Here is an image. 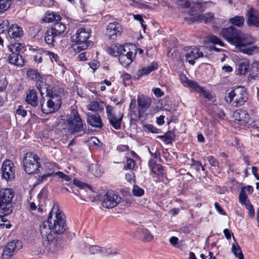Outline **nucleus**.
<instances>
[{
    "label": "nucleus",
    "instance_id": "1",
    "mask_svg": "<svg viewBox=\"0 0 259 259\" xmlns=\"http://www.w3.org/2000/svg\"><path fill=\"white\" fill-rule=\"evenodd\" d=\"M221 34L225 39L243 54L252 55L259 52L257 46H251L254 42L253 39L249 35L242 33L234 26L222 29Z\"/></svg>",
    "mask_w": 259,
    "mask_h": 259
},
{
    "label": "nucleus",
    "instance_id": "2",
    "mask_svg": "<svg viewBox=\"0 0 259 259\" xmlns=\"http://www.w3.org/2000/svg\"><path fill=\"white\" fill-rule=\"evenodd\" d=\"M47 92L46 98L42 97L40 101L41 111L45 114L55 112L61 106V95L55 89L47 90Z\"/></svg>",
    "mask_w": 259,
    "mask_h": 259
},
{
    "label": "nucleus",
    "instance_id": "3",
    "mask_svg": "<svg viewBox=\"0 0 259 259\" xmlns=\"http://www.w3.org/2000/svg\"><path fill=\"white\" fill-rule=\"evenodd\" d=\"M51 215L53 233L56 234L63 233L66 229L65 217L63 212L60 209L57 203L54 204L49 215V216Z\"/></svg>",
    "mask_w": 259,
    "mask_h": 259
},
{
    "label": "nucleus",
    "instance_id": "4",
    "mask_svg": "<svg viewBox=\"0 0 259 259\" xmlns=\"http://www.w3.org/2000/svg\"><path fill=\"white\" fill-rule=\"evenodd\" d=\"M14 197V191L10 189L0 190V219L5 222L4 217L10 214L13 210L12 199Z\"/></svg>",
    "mask_w": 259,
    "mask_h": 259
},
{
    "label": "nucleus",
    "instance_id": "5",
    "mask_svg": "<svg viewBox=\"0 0 259 259\" xmlns=\"http://www.w3.org/2000/svg\"><path fill=\"white\" fill-rule=\"evenodd\" d=\"M91 33L90 28L82 27L79 28L71 36L72 41L76 45V47L74 48L75 51L80 52L89 47L91 42L88 40V38L90 37Z\"/></svg>",
    "mask_w": 259,
    "mask_h": 259
},
{
    "label": "nucleus",
    "instance_id": "6",
    "mask_svg": "<svg viewBox=\"0 0 259 259\" xmlns=\"http://www.w3.org/2000/svg\"><path fill=\"white\" fill-rule=\"evenodd\" d=\"M226 101L232 106H240L248 99V93L242 87H238L231 90L225 97Z\"/></svg>",
    "mask_w": 259,
    "mask_h": 259
},
{
    "label": "nucleus",
    "instance_id": "7",
    "mask_svg": "<svg viewBox=\"0 0 259 259\" xmlns=\"http://www.w3.org/2000/svg\"><path fill=\"white\" fill-rule=\"evenodd\" d=\"M67 127L71 134L81 133L80 135L85 133L83 122L76 109L72 110L67 119Z\"/></svg>",
    "mask_w": 259,
    "mask_h": 259
},
{
    "label": "nucleus",
    "instance_id": "8",
    "mask_svg": "<svg viewBox=\"0 0 259 259\" xmlns=\"http://www.w3.org/2000/svg\"><path fill=\"white\" fill-rule=\"evenodd\" d=\"M40 158L34 153H26L23 158V166L25 171L28 174L39 172L40 167Z\"/></svg>",
    "mask_w": 259,
    "mask_h": 259
},
{
    "label": "nucleus",
    "instance_id": "9",
    "mask_svg": "<svg viewBox=\"0 0 259 259\" xmlns=\"http://www.w3.org/2000/svg\"><path fill=\"white\" fill-rule=\"evenodd\" d=\"M114 107L110 105L106 106V111L107 119L112 127L119 130L121 128V124L123 117V113L120 112L115 113L113 111Z\"/></svg>",
    "mask_w": 259,
    "mask_h": 259
},
{
    "label": "nucleus",
    "instance_id": "10",
    "mask_svg": "<svg viewBox=\"0 0 259 259\" xmlns=\"http://www.w3.org/2000/svg\"><path fill=\"white\" fill-rule=\"evenodd\" d=\"M184 51L186 61L191 65L194 64L195 60L204 56L200 49L197 47H187Z\"/></svg>",
    "mask_w": 259,
    "mask_h": 259
},
{
    "label": "nucleus",
    "instance_id": "11",
    "mask_svg": "<svg viewBox=\"0 0 259 259\" xmlns=\"http://www.w3.org/2000/svg\"><path fill=\"white\" fill-rule=\"evenodd\" d=\"M122 32L121 25L116 22L110 23L107 26L106 35L109 39L116 40L120 37Z\"/></svg>",
    "mask_w": 259,
    "mask_h": 259
},
{
    "label": "nucleus",
    "instance_id": "12",
    "mask_svg": "<svg viewBox=\"0 0 259 259\" xmlns=\"http://www.w3.org/2000/svg\"><path fill=\"white\" fill-rule=\"evenodd\" d=\"M121 199V197L117 195L112 192H107L104 196L102 205L106 208H111L119 203Z\"/></svg>",
    "mask_w": 259,
    "mask_h": 259
},
{
    "label": "nucleus",
    "instance_id": "13",
    "mask_svg": "<svg viewBox=\"0 0 259 259\" xmlns=\"http://www.w3.org/2000/svg\"><path fill=\"white\" fill-rule=\"evenodd\" d=\"M246 17L249 26L259 27V10L251 7L247 10Z\"/></svg>",
    "mask_w": 259,
    "mask_h": 259
},
{
    "label": "nucleus",
    "instance_id": "14",
    "mask_svg": "<svg viewBox=\"0 0 259 259\" xmlns=\"http://www.w3.org/2000/svg\"><path fill=\"white\" fill-rule=\"evenodd\" d=\"M1 169L3 177L5 180L8 181L14 178V164L11 161L6 160L3 163Z\"/></svg>",
    "mask_w": 259,
    "mask_h": 259
},
{
    "label": "nucleus",
    "instance_id": "15",
    "mask_svg": "<svg viewBox=\"0 0 259 259\" xmlns=\"http://www.w3.org/2000/svg\"><path fill=\"white\" fill-rule=\"evenodd\" d=\"M213 18V14L208 13L204 14L196 15L188 18L185 17L184 20L188 21L189 24H192L195 22L208 23L210 22Z\"/></svg>",
    "mask_w": 259,
    "mask_h": 259
},
{
    "label": "nucleus",
    "instance_id": "16",
    "mask_svg": "<svg viewBox=\"0 0 259 259\" xmlns=\"http://www.w3.org/2000/svg\"><path fill=\"white\" fill-rule=\"evenodd\" d=\"M51 215L48 217V220L44 222L40 226V232L43 238H46L48 241L52 240V233L51 225Z\"/></svg>",
    "mask_w": 259,
    "mask_h": 259
},
{
    "label": "nucleus",
    "instance_id": "17",
    "mask_svg": "<svg viewBox=\"0 0 259 259\" xmlns=\"http://www.w3.org/2000/svg\"><path fill=\"white\" fill-rule=\"evenodd\" d=\"M22 246V242L18 240H13L9 242L4 249L3 255L10 257L15 252L19 250Z\"/></svg>",
    "mask_w": 259,
    "mask_h": 259
},
{
    "label": "nucleus",
    "instance_id": "18",
    "mask_svg": "<svg viewBox=\"0 0 259 259\" xmlns=\"http://www.w3.org/2000/svg\"><path fill=\"white\" fill-rule=\"evenodd\" d=\"M233 116L235 122L239 124H245L247 123L250 118V116L248 113L246 111L242 109L236 110L233 113Z\"/></svg>",
    "mask_w": 259,
    "mask_h": 259
},
{
    "label": "nucleus",
    "instance_id": "19",
    "mask_svg": "<svg viewBox=\"0 0 259 259\" xmlns=\"http://www.w3.org/2000/svg\"><path fill=\"white\" fill-rule=\"evenodd\" d=\"M180 80L185 87H189L199 93L205 92L203 87L200 86L196 81L189 79L185 75L180 76Z\"/></svg>",
    "mask_w": 259,
    "mask_h": 259
},
{
    "label": "nucleus",
    "instance_id": "20",
    "mask_svg": "<svg viewBox=\"0 0 259 259\" xmlns=\"http://www.w3.org/2000/svg\"><path fill=\"white\" fill-rule=\"evenodd\" d=\"M8 34L11 39L19 41L23 35V30L22 27L17 25H12L8 29Z\"/></svg>",
    "mask_w": 259,
    "mask_h": 259
},
{
    "label": "nucleus",
    "instance_id": "21",
    "mask_svg": "<svg viewBox=\"0 0 259 259\" xmlns=\"http://www.w3.org/2000/svg\"><path fill=\"white\" fill-rule=\"evenodd\" d=\"M27 76L31 80H33L36 81L37 88L39 90L41 96H42V92L41 91L42 88L41 83H42V78L40 76L39 73L36 70L30 69L27 71Z\"/></svg>",
    "mask_w": 259,
    "mask_h": 259
},
{
    "label": "nucleus",
    "instance_id": "22",
    "mask_svg": "<svg viewBox=\"0 0 259 259\" xmlns=\"http://www.w3.org/2000/svg\"><path fill=\"white\" fill-rule=\"evenodd\" d=\"M151 100L148 97L141 96L138 98L139 113L143 114L150 106Z\"/></svg>",
    "mask_w": 259,
    "mask_h": 259
},
{
    "label": "nucleus",
    "instance_id": "23",
    "mask_svg": "<svg viewBox=\"0 0 259 259\" xmlns=\"http://www.w3.org/2000/svg\"><path fill=\"white\" fill-rule=\"evenodd\" d=\"M135 56L132 51H126L125 53H122L118 57V60L121 64L124 67L128 66L133 61V58Z\"/></svg>",
    "mask_w": 259,
    "mask_h": 259
},
{
    "label": "nucleus",
    "instance_id": "24",
    "mask_svg": "<svg viewBox=\"0 0 259 259\" xmlns=\"http://www.w3.org/2000/svg\"><path fill=\"white\" fill-rule=\"evenodd\" d=\"M45 166L48 172L43 175L42 176H39L37 179L38 183L42 182L47 178L50 177L53 175H55L54 172L57 168L55 163L53 162H46L45 164Z\"/></svg>",
    "mask_w": 259,
    "mask_h": 259
},
{
    "label": "nucleus",
    "instance_id": "25",
    "mask_svg": "<svg viewBox=\"0 0 259 259\" xmlns=\"http://www.w3.org/2000/svg\"><path fill=\"white\" fill-rule=\"evenodd\" d=\"M7 60L9 63L18 66L22 67L24 64V61L22 55L18 53H11Z\"/></svg>",
    "mask_w": 259,
    "mask_h": 259
},
{
    "label": "nucleus",
    "instance_id": "26",
    "mask_svg": "<svg viewBox=\"0 0 259 259\" xmlns=\"http://www.w3.org/2000/svg\"><path fill=\"white\" fill-rule=\"evenodd\" d=\"M26 102L31 106L36 107L38 105V98L36 90H29L27 93Z\"/></svg>",
    "mask_w": 259,
    "mask_h": 259
},
{
    "label": "nucleus",
    "instance_id": "27",
    "mask_svg": "<svg viewBox=\"0 0 259 259\" xmlns=\"http://www.w3.org/2000/svg\"><path fill=\"white\" fill-rule=\"evenodd\" d=\"M109 54L114 56H119L120 54L125 53L126 50L124 46L120 44H112L108 50Z\"/></svg>",
    "mask_w": 259,
    "mask_h": 259
},
{
    "label": "nucleus",
    "instance_id": "28",
    "mask_svg": "<svg viewBox=\"0 0 259 259\" xmlns=\"http://www.w3.org/2000/svg\"><path fill=\"white\" fill-rule=\"evenodd\" d=\"M87 122L89 124L95 127H101L102 126L101 117L97 113L88 115Z\"/></svg>",
    "mask_w": 259,
    "mask_h": 259
},
{
    "label": "nucleus",
    "instance_id": "29",
    "mask_svg": "<svg viewBox=\"0 0 259 259\" xmlns=\"http://www.w3.org/2000/svg\"><path fill=\"white\" fill-rule=\"evenodd\" d=\"M158 67V65L156 63H152L148 66L143 67L140 69H139L137 73L138 76V78H140L141 76L143 75H146L149 74L152 71L156 69Z\"/></svg>",
    "mask_w": 259,
    "mask_h": 259
},
{
    "label": "nucleus",
    "instance_id": "30",
    "mask_svg": "<svg viewBox=\"0 0 259 259\" xmlns=\"http://www.w3.org/2000/svg\"><path fill=\"white\" fill-rule=\"evenodd\" d=\"M237 74L240 75L245 74L249 68V62L247 60H240L236 64Z\"/></svg>",
    "mask_w": 259,
    "mask_h": 259
},
{
    "label": "nucleus",
    "instance_id": "31",
    "mask_svg": "<svg viewBox=\"0 0 259 259\" xmlns=\"http://www.w3.org/2000/svg\"><path fill=\"white\" fill-rule=\"evenodd\" d=\"M50 29L55 34V35L58 36L65 31L66 29V26L64 24L60 22H55Z\"/></svg>",
    "mask_w": 259,
    "mask_h": 259
},
{
    "label": "nucleus",
    "instance_id": "32",
    "mask_svg": "<svg viewBox=\"0 0 259 259\" xmlns=\"http://www.w3.org/2000/svg\"><path fill=\"white\" fill-rule=\"evenodd\" d=\"M137 233L139 234L141 239L145 241H150L153 239V236L151 235L147 229L139 228Z\"/></svg>",
    "mask_w": 259,
    "mask_h": 259
},
{
    "label": "nucleus",
    "instance_id": "33",
    "mask_svg": "<svg viewBox=\"0 0 259 259\" xmlns=\"http://www.w3.org/2000/svg\"><path fill=\"white\" fill-rule=\"evenodd\" d=\"M25 47L24 43H15L8 46V49L11 53H18V54H20L21 52H23L24 51Z\"/></svg>",
    "mask_w": 259,
    "mask_h": 259
},
{
    "label": "nucleus",
    "instance_id": "34",
    "mask_svg": "<svg viewBox=\"0 0 259 259\" xmlns=\"http://www.w3.org/2000/svg\"><path fill=\"white\" fill-rule=\"evenodd\" d=\"M149 166L153 173L162 174V165L159 164H157L155 160L151 159L149 162Z\"/></svg>",
    "mask_w": 259,
    "mask_h": 259
},
{
    "label": "nucleus",
    "instance_id": "35",
    "mask_svg": "<svg viewBox=\"0 0 259 259\" xmlns=\"http://www.w3.org/2000/svg\"><path fill=\"white\" fill-rule=\"evenodd\" d=\"M244 21L245 18L243 16H236L229 19V23L240 27L243 25Z\"/></svg>",
    "mask_w": 259,
    "mask_h": 259
},
{
    "label": "nucleus",
    "instance_id": "36",
    "mask_svg": "<svg viewBox=\"0 0 259 259\" xmlns=\"http://www.w3.org/2000/svg\"><path fill=\"white\" fill-rule=\"evenodd\" d=\"M57 36V35H55V34L49 29L47 31L45 34V40L46 43L48 45H51L53 46L54 42H55V38Z\"/></svg>",
    "mask_w": 259,
    "mask_h": 259
},
{
    "label": "nucleus",
    "instance_id": "37",
    "mask_svg": "<svg viewBox=\"0 0 259 259\" xmlns=\"http://www.w3.org/2000/svg\"><path fill=\"white\" fill-rule=\"evenodd\" d=\"M232 251L235 256L238 259H244V255L241 247L237 243L235 242L232 244Z\"/></svg>",
    "mask_w": 259,
    "mask_h": 259
},
{
    "label": "nucleus",
    "instance_id": "38",
    "mask_svg": "<svg viewBox=\"0 0 259 259\" xmlns=\"http://www.w3.org/2000/svg\"><path fill=\"white\" fill-rule=\"evenodd\" d=\"M175 134L173 131L166 132L164 135L158 136V138L167 144L170 143L174 140Z\"/></svg>",
    "mask_w": 259,
    "mask_h": 259
},
{
    "label": "nucleus",
    "instance_id": "39",
    "mask_svg": "<svg viewBox=\"0 0 259 259\" xmlns=\"http://www.w3.org/2000/svg\"><path fill=\"white\" fill-rule=\"evenodd\" d=\"M88 108L89 110L93 111H99L103 109L102 103L95 101L91 102L88 105Z\"/></svg>",
    "mask_w": 259,
    "mask_h": 259
},
{
    "label": "nucleus",
    "instance_id": "40",
    "mask_svg": "<svg viewBox=\"0 0 259 259\" xmlns=\"http://www.w3.org/2000/svg\"><path fill=\"white\" fill-rule=\"evenodd\" d=\"M250 75L253 79L259 78V66L258 64L254 63L252 64Z\"/></svg>",
    "mask_w": 259,
    "mask_h": 259
},
{
    "label": "nucleus",
    "instance_id": "41",
    "mask_svg": "<svg viewBox=\"0 0 259 259\" xmlns=\"http://www.w3.org/2000/svg\"><path fill=\"white\" fill-rule=\"evenodd\" d=\"M12 0H0V13L7 10L11 6Z\"/></svg>",
    "mask_w": 259,
    "mask_h": 259
},
{
    "label": "nucleus",
    "instance_id": "42",
    "mask_svg": "<svg viewBox=\"0 0 259 259\" xmlns=\"http://www.w3.org/2000/svg\"><path fill=\"white\" fill-rule=\"evenodd\" d=\"M208 39L210 42L218 44L221 46H224L223 42L218 36L214 35H210L208 36Z\"/></svg>",
    "mask_w": 259,
    "mask_h": 259
},
{
    "label": "nucleus",
    "instance_id": "43",
    "mask_svg": "<svg viewBox=\"0 0 259 259\" xmlns=\"http://www.w3.org/2000/svg\"><path fill=\"white\" fill-rule=\"evenodd\" d=\"M50 243V247L49 251L50 253L55 254L57 253L59 250V247H57V241L56 240L54 241L53 239Z\"/></svg>",
    "mask_w": 259,
    "mask_h": 259
},
{
    "label": "nucleus",
    "instance_id": "44",
    "mask_svg": "<svg viewBox=\"0 0 259 259\" xmlns=\"http://www.w3.org/2000/svg\"><path fill=\"white\" fill-rule=\"evenodd\" d=\"M203 3L199 2H193L191 6L190 12H194L197 11L201 10L203 7Z\"/></svg>",
    "mask_w": 259,
    "mask_h": 259
},
{
    "label": "nucleus",
    "instance_id": "45",
    "mask_svg": "<svg viewBox=\"0 0 259 259\" xmlns=\"http://www.w3.org/2000/svg\"><path fill=\"white\" fill-rule=\"evenodd\" d=\"M9 22L8 20H5L0 22V34L4 33L8 30Z\"/></svg>",
    "mask_w": 259,
    "mask_h": 259
},
{
    "label": "nucleus",
    "instance_id": "46",
    "mask_svg": "<svg viewBox=\"0 0 259 259\" xmlns=\"http://www.w3.org/2000/svg\"><path fill=\"white\" fill-rule=\"evenodd\" d=\"M249 125L252 130L259 131V115L254 117L253 121L249 124Z\"/></svg>",
    "mask_w": 259,
    "mask_h": 259
},
{
    "label": "nucleus",
    "instance_id": "47",
    "mask_svg": "<svg viewBox=\"0 0 259 259\" xmlns=\"http://www.w3.org/2000/svg\"><path fill=\"white\" fill-rule=\"evenodd\" d=\"M247 196L245 190L243 189H242L239 196V202L242 204L246 203L249 202V201L247 200Z\"/></svg>",
    "mask_w": 259,
    "mask_h": 259
},
{
    "label": "nucleus",
    "instance_id": "48",
    "mask_svg": "<svg viewBox=\"0 0 259 259\" xmlns=\"http://www.w3.org/2000/svg\"><path fill=\"white\" fill-rule=\"evenodd\" d=\"M133 194L138 197L142 196L144 194V191L143 189L140 188L137 185H135L133 189Z\"/></svg>",
    "mask_w": 259,
    "mask_h": 259
},
{
    "label": "nucleus",
    "instance_id": "49",
    "mask_svg": "<svg viewBox=\"0 0 259 259\" xmlns=\"http://www.w3.org/2000/svg\"><path fill=\"white\" fill-rule=\"evenodd\" d=\"M101 253L105 255H109L117 253V250L115 249L108 248L106 249L104 247H101Z\"/></svg>",
    "mask_w": 259,
    "mask_h": 259
},
{
    "label": "nucleus",
    "instance_id": "50",
    "mask_svg": "<svg viewBox=\"0 0 259 259\" xmlns=\"http://www.w3.org/2000/svg\"><path fill=\"white\" fill-rule=\"evenodd\" d=\"M244 205H245V207L246 209L249 211V215L252 218L254 216V210L253 207L252 205L251 204V203L249 201L247 202L246 203L244 204Z\"/></svg>",
    "mask_w": 259,
    "mask_h": 259
},
{
    "label": "nucleus",
    "instance_id": "51",
    "mask_svg": "<svg viewBox=\"0 0 259 259\" xmlns=\"http://www.w3.org/2000/svg\"><path fill=\"white\" fill-rule=\"evenodd\" d=\"M74 184L77 186L78 187L82 188V189L87 188L89 190H90L91 191H92V188L91 186H89L86 184L82 183L80 182L78 180L74 179Z\"/></svg>",
    "mask_w": 259,
    "mask_h": 259
},
{
    "label": "nucleus",
    "instance_id": "52",
    "mask_svg": "<svg viewBox=\"0 0 259 259\" xmlns=\"http://www.w3.org/2000/svg\"><path fill=\"white\" fill-rule=\"evenodd\" d=\"M46 54L49 57L52 62H58L59 57L56 54L51 52H47Z\"/></svg>",
    "mask_w": 259,
    "mask_h": 259
},
{
    "label": "nucleus",
    "instance_id": "53",
    "mask_svg": "<svg viewBox=\"0 0 259 259\" xmlns=\"http://www.w3.org/2000/svg\"><path fill=\"white\" fill-rule=\"evenodd\" d=\"M101 247L98 245H92L90 247V252L92 254L101 253Z\"/></svg>",
    "mask_w": 259,
    "mask_h": 259
},
{
    "label": "nucleus",
    "instance_id": "54",
    "mask_svg": "<svg viewBox=\"0 0 259 259\" xmlns=\"http://www.w3.org/2000/svg\"><path fill=\"white\" fill-rule=\"evenodd\" d=\"M209 164L212 166H219V161L212 156H209L207 157Z\"/></svg>",
    "mask_w": 259,
    "mask_h": 259
},
{
    "label": "nucleus",
    "instance_id": "55",
    "mask_svg": "<svg viewBox=\"0 0 259 259\" xmlns=\"http://www.w3.org/2000/svg\"><path fill=\"white\" fill-rule=\"evenodd\" d=\"M135 161L132 158H128L126 160V164L124 165V168L126 169H132L135 165Z\"/></svg>",
    "mask_w": 259,
    "mask_h": 259
},
{
    "label": "nucleus",
    "instance_id": "56",
    "mask_svg": "<svg viewBox=\"0 0 259 259\" xmlns=\"http://www.w3.org/2000/svg\"><path fill=\"white\" fill-rule=\"evenodd\" d=\"M55 175L58 176L59 178L67 182L71 180V178L69 176L65 175L62 171H58L55 174Z\"/></svg>",
    "mask_w": 259,
    "mask_h": 259
},
{
    "label": "nucleus",
    "instance_id": "57",
    "mask_svg": "<svg viewBox=\"0 0 259 259\" xmlns=\"http://www.w3.org/2000/svg\"><path fill=\"white\" fill-rule=\"evenodd\" d=\"M152 91L153 94L156 97H161L163 96L164 93L160 88H153Z\"/></svg>",
    "mask_w": 259,
    "mask_h": 259
},
{
    "label": "nucleus",
    "instance_id": "58",
    "mask_svg": "<svg viewBox=\"0 0 259 259\" xmlns=\"http://www.w3.org/2000/svg\"><path fill=\"white\" fill-rule=\"evenodd\" d=\"M145 130L152 133H156L157 129L151 124H147L144 126Z\"/></svg>",
    "mask_w": 259,
    "mask_h": 259
},
{
    "label": "nucleus",
    "instance_id": "59",
    "mask_svg": "<svg viewBox=\"0 0 259 259\" xmlns=\"http://www.w3.org/2000/svg\"><path fill=\"white\" fill-rule=\"evenodd\" d=\"M16 113L18 115H21L22 117H25L27 114V111L24 109L21 106H19L16 110Z\"/></svg>",
    "mask_w": 259,
    "mask_h": 259
},
{
    "label": "nucleus",
    "instance_id": "60",
    "mask_svg": "<svg viewBox=\"0 0 259 259\" xmlns=\"http://www.w3.org/2000/svg\"><path fill=\"white\" fill-rule=\"evenodd\" d=\"M135 174L133 171H130L128 173H127L125 175V179L126 180L130 182H134L135 181Z\"/></svg>",
    "mask_w": 259,
    "mask_h": 259
},
{
    "label": "nucleus",
    "instance_id": "61",
    "mask_svg": "<svg viewBox=\"0 0 259 259\" xmlns=\"http://www.w3.org/2000/svg\"><path fill=\"white\" fill-rule=\"evenodd\" d=\"M89 65H90V67L94 70H95L96 69H97L100 66L99 62L97 61H93L90 62L89 63Z\"/></svg>",
    "mask_w": 259,
    "mask_h": 259
},
{
    "label": "nucleus",
    "instance_id": "62",
    "mask_svg": "<svg viewBox=\"0 0 259 259\" xmlns=\"http://www.w3.org/2000/svg\"><path fill=\"white\" fill-rule=\"evenodd\" d=\"M182 5L184 7L186 8H190L191 7L192 5V0H182Z\"/></svg>",
    "mask_w": 259,
    "mask_h": 259
},
{
    "label": "nucleus",
    "instance_id": "63",
    "mask_svg": "<svg viewBox=\"0 0 259 259\" xmlns=\"http://www.w3.org/2000/svg\"><path fill=\"white\" fill-rule=\"evenodd\" d=\"M169 241L171 245L176 246V245L178 243L179 239L177 237L172 236L169 239Z\"/></svg>",
    "mask_w": 259,
    "mask_h": 259
},
{
    "label": "nucleus",
    "instance_id": "64",
    "mask_svg": "<svg viewBox=\"0 0 259 259\" xmlns=\"http://www.w3.org/2000/svg\"><path fill=\"white\" fill-rule=\"evenodd\" d=\"M54 13L48 14L45 18V21L46 22H52L54 21Z\"/></svg>",
    "mask_w": 259,
    "mask_h": 259
}]
</instances>
